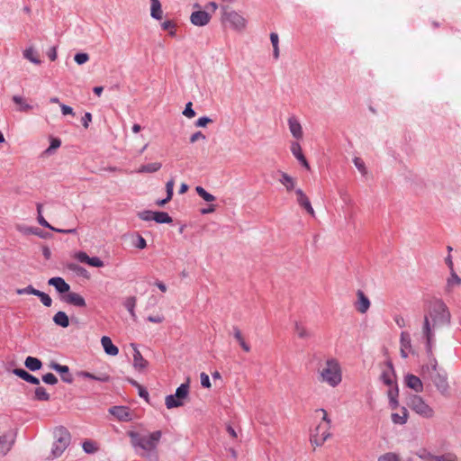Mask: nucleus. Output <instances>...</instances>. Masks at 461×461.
I'll return each mask as SVG.
<instances>
[{
	"mask_svg": "<svg viewBox=\"0 0 461 461\" xmlns=\"http://www.w3.org/2000/svg\"><path fill=\"white\" fill-rule=\"evenodd\" d=\"M450 321V313L447 311L446 304L442 302H437L429 315L424 317L422 334L427 340L428 348L430 349L433 332L432 330L436 328L447 324Z\"/></svg>",
	"mask_w": 461,
	"mask_h": 461,
	"instance_id": "nucleus-1",
	"label": "nucleus"
},
{
	"mask_svg": "<svg viewBox=\"0 0 461 461\" xmlns=\"http://www.w3.org/2000/svg\"><path fill=\"white\" fill-rule=\"evenodd\" d=\"M318 381L331 388H336L342 382V367L338 359L331 357L321 364L317 371Z\"/></svg>",
	"mask_w": 461,
	"mask_h": 461,
	"instance_id": "nucleus-2",
	"label": "nucleus"
},
{
	"mask_svg": "<svg viewBox=\"0 0 461 461\" xmlns=\"http://www.w3.org/2000/svg\"><path fill=\"white\" fill-rule=\"evenodd\" d=\"M128 435L134 447H140L146 453H151L157 449L162 432L156 430L147 435H141L138 432L130 431Z\"/></svg>",
	"mask_w": 461,
	"mask_h": 461,
	"instance_id": "nucleus-3",
	"label": "nucleus"
},
{
	"mask_svg": "<svg viewBox=\"0 0 461 461\" xmlns=\"http://www.w3.org/2000/svg\"><path fill=\"white\" fill-rule=\"evenodd\" d=\"M316 413L321 415V421L311 434V443L315 447H321L330 437L331 420L324 409L317 410Z\"/></svg>",
	"mask_w": 461,
	"mask_h": 461,
	"instance_id": "nucleus-4",
	"label": "nucleus"
},
{
	"mask_svg": "<svg viewBox=\"0 0 461 461\" xmlns=\"http://www.w3.org/2000/svg\"><path fill=\"white\" fill-rule=\"evenodd\" d=\"M221 11L222 23H229L231 29L238 32L246 29L247 20L240 13L227 5L221 6Z\"/></svg>",
	"mask_w": 461,
	"mask_h": 461,
	"instance_id": "nucleus-5",
	"label": "nucleus"
},
{
	"mask_svg": "<svg viewBox=\"0 0 461 461\" xmlns=\"http://www.w3.org/2000/svg\"><path fill=\"white\" fill-rule=\"evenodd\" d=\"M407 405L418 415L430 419L434 417V410L423 400V398L417 394H411L408 397Z\"/></svg>",
	"mask_w": 461,
	"mask_h": 461,
	"instance_id": "nucleus-6",
	"label": "nucleus"
},
{
	"mask_svg": "<svg viewBox=\"0 0 461 461\" xmlns=\"http://www.w3.org/2000/svg\"><path fill=\"white\" fill-rule=\"evenodd\" d=\"M70 443V435L68 431L63 428H59L55 431V441L51 448V458H57L62 455Z\"/></svg>",
	"mask_w": 461,
	"mask_h": 461,
	"instance_id": "nucleus-7",
	"label": "nucleus"
},
{
	"mask_svg": "<svg viewBox=\"0 0 461 461\" xmlns=\"http://www.w3.org/2000/svg\"><path fill=\"white\" fill-rule=\"evenodd\" d=\"M189 393L188 384H182L176 391L175 395H167L165 399V404L167 409L177 408L184 405V400Z\"/></svg>",
	"mask_w": 461,
	"mask_h": 461,
	"instance_id": "nucleus-8",
	"label": "nucleus"
},
{
	"mask_svg": "<svg viewBox=\"0 0 461 461\" xmlns=\"http://www.w3.org/2000/svg\"><path fill=\"white\" fill-rule=\"evenodd\" d=\"M17 294H33L38 296L41 299V302L43 305L46 307H50L52 304V299L50 296L40 290L35 289L32 285H28L24 288H18L16 289Z\"/></svg>",
	"mask_w": 461,
	"mask_h": 461,
	"instance_id": "nucleus-9",
	"label": "nucleus"
},
{
	"mask_svg": "<svg viewBox=\"0 0 461 461\" xmlns=\"http://www.w3.org/2000/svg\"><path fill=\"white\" fill-rule=\"evenodd\" d=\"M131 348L133 350V367L139 372L144 371L148 367L149 362L142 357L134 343L131 344Z\"/></svg>",
	"mask_w": 461,
	"mask_h": 461,
	"instance_id": "nucleus-10",
	"label": "nucleus"
},
{
	"mask_svg": "<svg viewBox=\"0 0 461 461\" xmlns=\"http://www.w3.org/2000/svg\"><path fill=\"white\" fill-rule=\"evenodd\" d=\"M371 303L368 297L365 294V293L361 290H357V300L354 303L355 309L364 314L370 308Z\"/></svg>",
	"mask_w": 461,
	"mask_h": 461,
	"instance_id": "nucleus-11",
	"label": "nucleus"
},
{
	"mask_svg": "<svg viewBox=\"0 0 461 461\" xmlns=\"http://www.w3.org/2000/svg\"><path fill=\"white\" fill-rule=\"evenodd\" d=\"M429 377L434 383L437 389L442 394H446L447 393L449 386L446 374H440L439 372H436V374H431Z\"/></svg>",
	"mask_w": 461,
	"mask_h": 461,
	"instance_id": "nucleus-12",
	"label": "nucleus"
},
{
	"mask_svg": "<svg viewBox=\"0 0 461 461\" xmlns=\"http://www.w3.org/2000/svg\"><path fill=\"white\" fill-rule=\"evenodd\" d=\"M109 412L120 421H130L132 420V414L126 406H113L109 410Z\"/></svg>",
	"mask_w": 461,
	"mask_h": 461,
	"instance_id": "nucleus-13",
	"label": "nucleus"
},
{
	"mask_svg": "<svg viewBox=\"0 0 461 461\" xmlns=\"http://www.w3.org/2000/svg\"><path fill=\"white\" fill-rule=\"evenodd\" d=\"M190 21L195 26H205L210 23L211 15L206 11H195L192 13Z\"/></svg>",
	"mask_w": 461,
	"mask_h": 461,
	"instance_id": "nucleus-14",
	"label": "nucleus"
},
{
	"mask_svg": "<svg viewBox=\"0 0 461 461\" xmlns=\"http://www.w3.org/2000/svg\"><path fill=\"white\" fill-rule=\"evenodd\" d=\"M74 257L81 263H86L91 267H103L104 266V262L99 258H97V257L90 258L84 251L77 252Z\"/></svg>",
	"mask_w": 461,
	"mask_h": 461,
	"instance_id": "nucleus-15",
	"label": "nucleus"
},
{
	"mask_svg": "<svg viewBox=\"0 0 461 461\" xmlns=\"http://www.w3.org/2000/svg\"><path fill=\"white\" fill-rule=\"evenodd\" d=\"M288 126L291 134L294 138L300 140L303 138V128L299 121L295 116H291L288 118Z\"/></svg>",
	"mask_w": 461,
	"mask_h": 461,
	"instance_id": "nucleus-16",
	"label": "nucleus"
},
{
	"mask_svg": "<svg viewBox=\"0 0 461 461\" xmlns=\"http://www.w3.org/2000/svg\"><path fill=\"white\" fill-rule=\"evenodd\" d=\"M405 384L409 388L412 389L416 393H420L423 390L421 380L414 375H407L405 376Z\"/></svg>",
	"mask_w": 461,
	"mask_h": 461,
	"instance_id": "nucleus-17",
	"label": "nucleus"
},
{
	"mask_svg": "<svg viewBox=\"0 0 461 461\" xmlns=\"http://www.w3.org/2000/svg\"><path fill=\"white\" fill-rule=\"evenodd\" d=\"M63 300L69 304H72L74 306L77 307H85L86 306V301L83 296H81L79 294L71 292L66 294L63 297Z\"/></svg>",
	"mask_w": 461,
	"mask_h": 461,
	"instance_id": "nucleus-18",
	"label": "nucleus"
},
{
	"mask_svg": "<svg viewBox=\"0 0 461 461\" xmlns=\"http://www.w3.org/2000/svg\"><path fill=\"white\" fill-rule=\"evenodd\" d=\"M48 284L54 286L60 294L68 293L70 289L69 285L61 277H52L48 281Z\"/></svg>",
	"mask_w": 461,
	"mask_h": 461,
	"instance_id": "nucleus-19",
	"label": "nucleus"
},
{
	"mask_svg": "<svg viewBox=\"0 0 461 461\" xmlns=\"http://www.w3.org/2000/svg\"><path fill=\"white\" fill-rule=\"evenodd\" d=\"M411 338L407 332H402L401 334V355L403 358H406L411 352Z\"/></svg>",
	"mask_w": 461,
	"mask_h": 461,
	"instance_id": "nucleus-20",
	"label": "nucleus"
},
{
	"mask_svg": "<svg viewBox=\"0 0 461 461\" xmlns=\"http://www.w3.org/2000/svg\"><path fill=\"white\" fill-rule=\"evenodd\" d=\"M101 344L104 348V350L105 351V353L107 355H110V356L118 355V353H119L118 348L113 344L112 339L109 337H107V336L102 337Z\"/></svg>",
	"mask_w": 461,
	"mask_h": 461,
	"instance_id": "nucleus-21",
	"label": "nucleus"
},
{
	"mask_svg": "<svg viewBox=\"0 0 461 461\" xmlns=\"http://www.w3.org/2000/svg\"><path fill=\"white\" fill-rule=\"evenodd\" d=\"M232 332L235 339L239 343V345L241 347V348L245 352L250 351V346L246 342L245 338L240 330V329L237 326L232 327Z\"/></svg>",
	"mask_w": 461,
	"mask_h": 461,
	"instance_id": "nucleus-22",
	"label": "nucleus"
},
{
	"mask_svg": "<svg viewBox=\"0 0 461 461\" xmlns=\"http://www.w3.org/2000/svg\"><path fill=\"white\" fill-rule=\"evenodd\" d=\"M14 374L16 375L18 377L23 379L24 381L31 383L32 384H39L40 380L33 376L32 375L29 374L27 371L22 368H15L14 369Z\"/></svg>",
	"mask_w": 461,
	"mask_h": 461,
	"instance_id": "nucleus-23",
	"label": "nucleus"
},
{
	"mask_svg": "<svg viewBox=\"0 0 461 461\" xmlns=\"http://www.w3.org/2000/svg\"><path fill=\"white\" fill-rule=\"evenodd\" d=\"M280 176L281 177L279 181L285 187L286 191L291 192L294 190L296 185V180L285 172H281Z\"/></svg>",
	"mask_w": 461,
	"mask_h": 461,
	"instance_id": "nucleus-24",
	"label": "nucleus"
},
{
	"mask_svg": "<svg viewBox=\"0 0 461 461\" xmlns=\"http://www.w3.org/2000/svg\"><path fill=\"white\" fill-rule=\"evenodd\" d=\"M14 440H10L7 435L0 436V457L5 456L12 448Z\"/></svg>",
	"mask_w": 461,
	"mask_h": 461,
	"instance_id": "nucleus-25",
	"label": "nucleus"
},
{
	"mask_svg": "<svg viewBox=\"0 0 461 461\" xmlns=\"http://www.w3.org/2000/svg\"><path fill=\"white\" fill-rule=\"evenodd\" d=\"M23 55L24 59H28L33 64L39 65L41 62L38 52L34 50L33 47L25 49L23 52Z\"/></svg>",
	"mask_w": 461,
	"mask_h": 461,
	"instance_id": "nucleus-26",
	"label": "nucleus"
},
{
	"mask_svg": "<svg viewBox=\"0 0 461 461\" xmlns=\"http://www.w3.org/2000/svg\"><path fill=\"white\" fill-rule=\"evenodd\" d=\"M151 1V6H150V15L152 18L156 20H161L163 11L161 8V4L159 0H150Z\"/></svg>",
	"mask_w": 461,
	"mask_h": 461,
	"instance_id": "nucleus-27",
	"label": "nucleus"
},
{
	"mask_svg": "<svg viewBox=\"0 0 461 461\" xmlns=\"http://www.w3.org/2000/svg\"><path fill=\"white\" fill-rule=\"evenodd\" d=\"M53 321L55 322L56 325H59L62 328H67L69 325V319L67 313L61 311L58 312L53 316Z\"/></svg>",
	"mask_w": 461,
	"mask_h": 461,
	"instance_id": "nucleus-28",
	"label": "nucleus"
},
{
	"mask_svg": "<svg viewBox=\"0 0 461 461\" xmlns=\"http://www.w3.org/2000/svg\"><path fill=\"white\" fill-rule=\"evenodd\" d=\"M408 411L405 407L401 409V413H393L392 414V421L395 424H405L408 420Z\"/></svg>",
	"mask_w": 461,
	"mask_h": 461,
	"instance_id": "nucleus-29",
	"label": "nucleus"
},
{
	"mask_svg": "<svg viewBox=\"0 0 461 461\" xmlns=\"http://www.w3.org/2000/svg\"><path fill=\"white\" fill-rule=\"evenodd\" d=\"M13 101L15 104L18 105L17 110L19 112H29L32 109V106L29 104L24 98L19 95H14Z\"/></svg>",
	"mask_w": 461,
	"mask_h": 461,
	"instance_id": "nucleus-30",
	"label": "nucleus"
},
{
	"mask_svg": "<svg viewBox=\"0 0 461 461\" xmlns=\"http://www.w3.org/2000/svg\"><path fill=\"white\" fill-rule=\"evenodd\" d=\"M161 163L153 162L147 165H142L137 170L138 173H155L161 168Z\"/></svg>",
	"mask_w": 461,
	"mask_h": 461,
	"instance_id": "nucleus-31",
	"label": "nucleus"
},
{
	"mask_svg": "<svg viewBox=\"0 0 461 461\" xmlns=\"http://www.w3.org/2000/svg\"><path fill=\"white\" fill-rule=\"evenodd\" d=\"M24 364L25 366L31 371L39 370L42 366L41 360L33 357H27Z\"/></svg>",
	"mask_w": 461,
	"mask_h": 461,
	"instance_id": "nucleus-32",
	"label": "nucleus"
},
{
	"mask_svg": "<svg viewBox=\"0 0 461 461\" xmlns=\"http://www.w3.org/2000/svg\"><path fill=\"white\" fill-rule=\"evenodd\" d=\"M38 222L45 227V228H48V229H50L56 232H59V233H74L76 230H61V229H56L54 227H52L45 219L42 215H38Z\"/></svg>",
	"mask_w": 461,
	"mask_h": 461,
	"instance_id": "nucleus-33",
	"label": "nucleus"
},
{
	"mask_svg": "<svg viewBox=\"0 0 461 461\" xmlns=\"http://www.w3.org/2000/svg\"><path fill=\"white\" fill-rule=\"evenodd\" d=\"M428 459L429 461H457V456L453 453H447L442 456L429 455Z\"/></svg>",
	"mask_w": 461,
	"mask_h": 461,
	"instance_id": "nucleus-34",
	"label": "nucleus"
},
{
	"mask_svg": "<svg viewBox=\"0 0 461 461\" xmlns=\"http://www.w3.org/2000/svg\"><path fill=\"white\" fill-rule=\"evenodd\" d=\"M153 221L158 223H171L172 218L165 212H154Z\"/></svg>",
	"mask_w": 461,
	"mask_h": 461,
	"instance_id": "nucleus-35",
	"label": "nucleus"
},
{
	"mask_svg": "<svg viewBox=\"0 0 461 461\" xmlns=\"http://www.w3.org/2000/svg\"><path fill=\"white\" fill-rule=\"evenodd\" d=\"M270 41L273 46V55L276 59L279 58V37L276 32L270 34Z\"/></svg>",
	"mask_w": 461,
	"mask_h": 461,
	"instance_id": "nucleus-36",
	"label": "nucleus"
},
{
	"mask_svg": "<svg viewBox=\"0 0 461 461\" xmlns=\"http://www.w3.org/2000/svg\"><path fill=\"white\" fill-rule=\"evenodd\" d=\"M78 375L81 377H84V378L95 379V380L101 381V382H107L109 380V375H101L96 376V375H95L89 372H86V371L79 372Z\"/></svg>",
	"mask_w": 461,
	"mask_h": 461,
	"instance_id": "nucleus-37",
	"label": "nucleus"
},
{
	"mask_svg": "<svg viewBox=\"0 0 461 461\" xmlns=\"http://www.w3.org/2000/svg\"><path fill=\"white\" fill-rule=\"evenodd\" d=\"M294 332L300 339H307L310 336L307 329L299 322H295L294 324Z\"/></svg>",
	"mask_w": 461,
	"mask_h": 461,
	"instance_id": "nucleus-38",
	"label": "nucleus"
},
{
	"mask_svg": "<svg viewBox=\"0 0 461 461\" xmlns=\"http://www.w3.org/2000/svg\"><path fill=\"white\" fill-rule=\"evenodd\" d=\"M196 193L206 202H213L215 201V196L212 194L208 193L203 187L196 186Z\"/></svg>",
	"mask_w": 461,
	"mask_h": 461,
	"instance_id": "nucleus-39",
	"label": "nucleus"
},
{
	"mask_svg": "<svg viewBox=\"0 0 461 461\" xmlns=\"http://www.w3.org/2000/svg\"><path fill=\"white\" fill-rule=\"evenodd\" d=\"M291 152L299 161L305 158L304 155L303 154L301 145L298 142H292Z\"/></svg>",
	"mask_w": 461,
	"mask_h": 461,
	"instance_id": "nucleus-40",
	"label": "nucleus"
},
{
	"mask_svg": "<svg viewBox=\"0 0 461 461\" xmlns=\"http://www.w3.org/2000/svg\"><path fill=\"white\" fill-rule=\"evenodd\" d=\"M381 379L388 386L396 384L393 380V374L391 370L383 372L381 375Z\"/></svg>",
	"mask_w": 461,
	"mask_h": 461,
	"instance_id": "nucleus-41",
	"label": "nucleus"
},
{
	"mask_svg": "<svg viewBox=\"0 0 461 461\" xmlns=\"http://www.w3.org/2000/svg\"><path fill=\"white\" fill-rule=\"evenodd\" d=\"M377 461H401V457L398 454L394 452H387L385 454L381 455Z\"/></svg>",
	"mask_w": 461,
	"mask_h": 461,
	"instance_id": "nucleus-42",
	"label": "nucleus"
},
{
	"mask_svg": "<svg viewBox=\"0 0 461 461\" xmlns=\"http://www.w3.org/2000/svg\"><path fill=\"white\" fill-rule=\"evenodd\" d=\"M38 401H48L50 394L46 392L44 387L39 386L35 389V397Z\"/></svg>",
	"mask_w": 461,
	"mask_h": 461,
	"instance_id": "nucleus-43",
	"label": "nucleus"
},
{
	"mask_svg": "<svg viewBox=\"0 0 461 461\" xmlns=\"http://www.w3.org/2000/svg\"><path fill=\"white\" fill-rule=\"evenodd\" d=\"M161 27L164 31H167L171 36L176 35V23L172 21H165L161 23Z\"/></svg>",
	"mask_w": 461,
	"mask_h": 461,
	"instance_id": "nucleus-44",
	"label": "nucleus"
},
{
	"mask_svg": "<svg viewBox=\"0 0 461 461\" xmlns=\"http://www.w3.org/2000/svg\"><path fill=\"white\" fill-rule=\"evenodd\" d=\"M136 306V298L129 297L125 302V307L132 317H135L134 308Z\"/></svg>",
	"mask_w": 461,
	"mask_h": 461,
	"instance_id": "nucleus-45",
	"label": "nucleus"
},
{
	"mask_svg": "<svg viewBox=\"0 0 461 461\" xmlns=\"http://www.w3.org/2000/svg\"><path fill=\"white\" fill-rule=\"evenodd\" d=\"M295 194L297 195V203L301 207H303L307 202L310 201L302 189H296Z\"/></svg>",
	"mask_w": 461,
	"mask_h": 461,
	"instance_id": "nucleus-46",
	"label": "nucleus"
},
{
	"mask_svg": "<svg viewBox=\"0 0 461 461\" xmlns=\"http://www.w3.org/2000/svg\"><path fill=\"white\" fill-rule=\"evenodd\" d=\"M83 449L86 453L91 454L97 450V447L95 442L89 440L83 443Z\"/></svg>",
	"mask_w": 461,
	"mask_h": 461,
	"instance_id": "nucleus-47",
	"label": "nucleus"
},
{
	"mask_svg": "<svg viewBox=\"0 0 461 461\" xmlns=\"http://www.w3.org/2000/svg\"><path fill=\"white\" fill-rule=\"evenodd\" d=\"M353 162H354V165L356 166V167L359 170V172L362 175L366 174V168L365 163L360 158L356 157L353 159Z\"/></svg>",
	"mask_w": 461,
	"mask_h": 461,
	"instance_id": "nucleus-48",
	"label": "nucleus"
},
{
	"mask_svg": "<svg viewBox=\"0 0 461 461\" xmlns=\"http://www.w3.org/2000/svg\"><path fill=\"white\" fill-rule=\"evenodd\" d=\"M174 185H175V180L173 178L168 180L166 184V191H167V200H171L173 197Z\"/></svg>",
	"mask_w": 461,
	"mask_h": 461,
	"instance_id": "nucleus-49",
	"label": "nucleus"
},
{
	"mask_svg": "<svg viewBox=\"0 0 461 461\" xmlns=\"http://www.w3.org/2000/svg\"><path fill=\"white\" fill-rule=\"evenodd\" d=\"M74 59L78 65H82L89 60V55L87 53H77L75 55Z\"/></svg>",
	"mask_w": 461,
	"mask_h": 461,
	"instance_id": "nucleus-50",
	"label": "nucleus"
},
{
	"mask_svg": "<svg viewBox=\"0 0 461 461\" xmlns=\"http://www.w3.org/2000/svg\"><path fill=\"white\" fill-rule=\"evenodd\" d=\"M454 285H460L461 278L454 271H452L451 277L447 280V285L450 287Z\"/></svg>",
	"mask_w": 461,
	"mask_h": 461,
	"instance_id": "nucleus-51",
	"label": "nucleus"
},
{
	"mask_svg": "<svg viewBox=\"0 0 461 461\" xmlns=\"http://www.w3.org/2000/svg\"><path fill=\"white\" fill-rule=\"evenodd\" d=\"M140 219L143 221H153L154 212L152 211H143L138 213Z\"/></svg>",
	"mask_w": 461,
	"mask_h": 461,
	"instance_id": "nucleus-52",
	"label": "nucleus"
},
{
	"mask_svg": "<svg viewBox=\"0 0 461 461\" xmlns=\"http://www.w3.org/2000/svg\"><path fill=\"white\" fill-rule=\"evenodd\" d=\"M44 383L49 384H55L58 383L57 377L52 373H48L42 376Z\"/></svg>",
	"mask_w": 461,
	"mask_h": 461,
	"instance_id": "nucleus-53",
	"label": "nucleus"
},
{
	"mask_svg": "<svg viewBox=\"0 0 461 461\" xmlns=\"http://www.w3.org/2000/svg\"><path fill=\"white\" fill-rule=\"evenodd\" d=\"M192 103L189 102L185 104V108L183 111V114L187 118H194L195 116V112L192 108Z\"/></svg>",
	"mask_w": 461,
	"mask_h": 461,
	"instance_id": "nucleus-54",
	"label": "nucleus"
},
{
	"mask_svg": "<svg viewBox=\"0 0 461 461\" xmlns=\"http://www.w3.org/2000/svg\"><path fill=\"white\" fill-rule=\"evenodd\" d=\"M389 400L397 399L399 395V389L397 384L393 385L387 392Z\"/></svg>",
	"mask_w": 461,
	"mask_h": 461,
	"instance_id": "nucleus-55",
	"label": "nucleus"
},
{
	"mask_svg": "<svg viewBox=\"0 0 461 461\" xmlns=\"http://www.w3.org/2000/svg\"><path fill=\"white\" fill-rule=\"evenodd\" d=\"M200 378H201V384H202V386H203L205 388H211L212 384H211V382H210L209 375L207 374L201 373Z\"/></svg>",
	"mask_w": 461,
	"mask_h": 461,
	"instance_id": "nucleus-56",
	"label": "nucleus"
},
{
	"mask_svg": "<svg viewBox=\"0 0 461 461\" xmlns=\"http://www.w3.org/2000/svg\"><path fill=\"white\" fill-rule=\"evenodd\" d=\"M437 366H438L437 360L434 359V358L431 359L430 362H429V366H426V370L428 371L429 375L431 374H436V372H438Z\"/></svg>",
	"mask_w": 461,
	"mask_h": 461,
	"instance_id": "nucleus-57",
	"label": "nucleus"
},
{
	"mask_svg": "<svg viewBox=\"0 0 461 461\" xmlns=\"http://www.w3.org/2000/svg\"><path fill=\"white\" fill-rule=\"evenodd\" d=\"M51 368H53L54 370L59 372L61 374H68V371H69L68 366H61V365L57 364V363L51 364Z\"/></svg>",
	"mask_w": 461,
	"mask_h": 461,
	"instance_id": "nucleus-58",
	"label": "nucleus"
},
{
	"mask_svg": "<svg viewBox=\"0 0 461 461\" xmlns=\"http://www.w3.org/2000/svg\"><path fill=\"white\" fill-rule=\"evenodd\" d=\"M211 122H212V120L210 119L209 117L204 116V117H200L196 121L195 125L197 127H205L208 123H211Z\"/></svg>",
	"mask_w": 461,
	"mask_h": 461,
	"instance_id": "nucleus-59",
	"label": "nucleus"
},
{
	"mask_svg": "<svg viewBox=\"0 0 461 461\" xmlns=\"http://www.w3.org/2000/svg\"><path fill=\"white\" fill-rule=\"evenodd\" d=\"M199 140H205V135L201 131H196L190 137L191 143H194Z\"/></svg>",
	"mask_w": 461,
	"mask_h": 461,
	"instance_id": "nucleus-60",
	"label": "nucleus"
},
{
	"mask_svg": "<svg viewBox=\"0 0 461 461\" xmlns=\"http://www.w3.org/2000/svg\"><path fill=\"white\" fill-rule=\"evenodd\" d=\"M59 105L61 108V112L64 115H68V114L74 115L73 109L70 106L63 104H59Z\"/></svg>",
	"mask_w": 461,
	"mask_h": 461,
	"instance_id": "nucleus-61",
	"label": "nucleus"
},
{
	"mask_svg": "<svg viewBox=\"0 0 461 461\" xmlns=\"http://www.w3.org/2000/svg\"><path fill=\"white\" fill-rule=\"evenodd\" d=\"M92 121V114L90 113H86L84 117L82 118L83 126L86 129L88 128V123Z\"/></svg>",
	"mask_w": 461,
	"mask_h": 461,
	"instance_id": "nucleus-62",
	"label": "nucleus"
},
{
	"mask_svg": "<svg viewBox=\"0 0 461 461\" xmlns=\"http://www.w3.org/2000/svg\"><path fill=\"white\" fill-rule=\"evenodd\" d=\"M60 145H61V141H60L59 139H52L51 142H50V146L48 149V151L50 150V149H56L58 148H59Z\"/></svg>",
	"mask_w": 461,
	"mask_h": 461,
	"instance_id": "nucleus-63",
	"label": "nucleus"
},
{
	"mask_svg": "<svg viewBox=\"0 0 461 461\" xmlns=\"http://www.w3.org/2000/svg\"><path fill=\"white\" fill-rule=\"evenodd\" d=\"M48 57L49 59L51 60V61H54L56 60L58 55H57V49L56 47H52L49 51H48Z\"/></svg>",
	"mask_w": 461,
	"mask_h": 461,
	"instance_id": "nucleus-64",
	"label": "nucleus"
}]
</instances>
